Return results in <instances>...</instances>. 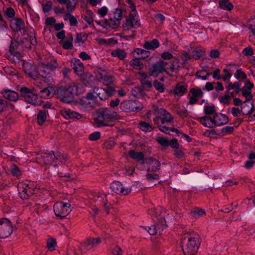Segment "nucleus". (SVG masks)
Listing matches in <instances>:
<instances>
[{
	"label": "nucleus",
	"instance_id": "obj_1",
	"mask_svg": "<svg viewBox=\"0 0 255 255\" xmlns=\"http://www.w3.org/2000/svg\"><path fill=\"white\" fill-rule=\"evenodd\" d=\"M78 86L74 83H69L65 87L61 86L55 91V95L60 101L70 103L74 99V95L77 94Z\"/></svg>",
	"mask_w": 255,
	"mask_h": 255
},
{
	"label": "nucleus",
	"instance_id": "obj_2",
	"mask_svg": "<svg viewBox=\"0 0 255 255\" xmlns=\"http://www.w3.org/2000/svg\"><path fill=\"white\" fill-rule=\"evenodd\" d=\"M198 121L204 126L212 128L226 125L229 121L228 117L221 113H215L213 117L204 116L198 118Z\"/></svg>",
	"mask_w": 255,
	"mask_h": 255
},
{
	"label": "nucleus",
	"instance_id": "obj_3",
	"mask_svg": "<svg viewBox=\"0 0 255 255\" xmlns=\"http://www.w3.org/2000/svg\"><path fill=\"white\" fill-rule=\"evenodd\" d=\"M182 250L185 255H194L198 249L200 242L198 235L186 236L182 238Z\"/></svg>",
	"mask_w": 255,
	"mask_h": 255
},
{
	"label": "nucleus",
	"instance_id": "obj_4",
	"mask_svg": "<svg viewBox=\"0 0 255 255\" xmlns=\"http://www.w3.org/2000/svg\"><path fill=\"white\" fill-rule=\"evenodd\" d=\"M128 3L131 9V11L128 18L126 19V21L123 24L125 31H128L132 28L138 27L140 25L134 4L130 0L128 1Z\"/></svg>",
	"mask_w": 255,
	"mask_h": 255
},
{
	"label": "nucleus",
	"instance_id": "obj_5",
	"mask_svg": "<svg viewBox=\"0 0 255 255\" xmlns=\"http://www.w3.org/2000/svg\"><path fill=\"white\" fill-rule=\"evenodd\" d=\"M119 119L120 116L117 112L104 109L98 113L96 120L99 126H108L109 121Z\"/></svg>",
	"mask_w": 255,
	"mask_h": 255
},
{
	"label": "nucleus",
	"instance_id": "obj_6",
	"mask_svg": "<svg viewBox=\"0 0 255 255\" xmlns=\"http://www.w3.org/2000/svg\"><path fill=\"white\" fill-rule=\"evenodd\" d=\"M20 95L23 99L33 105L37 104L38 95L35 90L26 87H22L19 89Z\"/></svg>",
	"mask_w": 255,
	"mask_h": 255
},
{
	"label": "nucleus",
	"instance_id": "obj_7",
	"mask_svg": "<svg viewBox=\"0 0 255 255\" xmlns=\"http://www.w3.org/2000/svg\"><path fill=\"white\" fill-rule=\"evenodd\" d=\"M70 204L62 202H56L54 206L53 210L56 216L64 218L67 216L72 210Z\"/></svg>",
	"mask_w": 255,
	"mask_h": 255
},
{
	"label": "nucleus",
	"instance_id": "obj_8",
	"mask_svg": "<svg viewBox=\"0 0 255 255\" xmlns=\"http://www.w3.org/2000/svg\"><path fill=\"white\" fill-rule=\"evenodd\" d=\"M121 109L125 112H137L142 108V104L138 100H125L122 102L120 106Z\"/></svg>",
	"mask_w": 255,
	"mask_h": 255
},
{
	"label": "nucleus",
	"instance_id": "obj_9",
	"mask_svg": "<svg viewBox=\"0 0 255 255\" xmlns=\"http://www.w3.org/2000/svg\"><path fill=\"white\" fill-rule=\"evenodd\" d=\"M12 232L13 227L11 222L6 218L0 219V238H6Z\"/></svg>",
	"mask_w": 255,
	"mask_h": 255
},
{
	"label": "nucleus",
	"instance_id": "obj_10",
	"mask_svg": "<svg viewBox=\"0 0 255 255\" xmlns=\"http://www.w3.org/2000/svg\"><path fill=\"white\" fill-rule=\"evenodd\" d=\"M110 187L113 192L119 195H126L131 192L130 188H125L121 182L118 181L113 182Z\"/></svg>",
	"mask_w": 255,
	"mask_h": 255
},
{
	"label": "nucleus",
	"instance_id": "obj_11",
	"mask_svg": "<svg viewBox=\"0 0 255 255\" xmlns=\"http://www.w3.org/2000/svg\"><path fill=\"white\" fill-rule=\"evenodd\" d=\"M70 65L74 70V72L78 76L82 77L84 76V66L81 61L77 58H73L70 60Z\"/></svg>",
	"mask_w": 255,
	"mask_h": 255
},
{
	"label": "nucleus",
	"instance_id": "obj_12",
	"mask_svg": "<svg viewBox=\"0 0 255 255\" xmlns=\"http://www.w3.org/2000/svg\"><path fill=\"white\" fill-rule=\"evenodd\" d=\"M167 63L163 61H159L149 69V73L150 76H157V75L165 71V67L167 66Z\"/></svg>",
	"mask_w": 255,
	"mask_h": 255
},
{
	"label": "nucleus",
	"instance_id": "obj_13",
	"mask_svg": "<svg viewBox=\"0 0 255 255\" xmlns=\"http://www.w3.org/2000/svg\"><path fill=\"white\" fill-rule=\"evenodd\" d=\"M157 114L158 116L156 118H159V122L162 124L170 123L173 120L171 114L164 109H158L157 111Z\"/></svg>",
	"mask_w": 255,
	"mask_h": 255
},
{
	"label": "nucleus",
	"instance_id": "obj_14",
	"mask_svg": "<svg viewBox=\"0 0 255 255\" xmlns=\"http://www.w3.org/2000/svg\"><path fill=\"white\" fill-rule=\"evenodd\" d=\"M18 194L22 199H27L33 193V190L28 185L20 183L18 185Z\"/></svg>",
	"mask_w": 255,
	"mask_h": 255
},
{
	"label": "nucleus",
	"instance_id": "obj_15",
	"mask_svg": "<svg viewBox=\"0 0 255 255\" xmlns=\"http://www.w3.org/2000/svg\"><path fill=\"white\" fill-rule=\"evenodd\" d=\"M54 158H56L57 159L65 160V158L63 156L59 155L57 154L56 155L54 153H44L42 156L41 159H39L41 163H43L45 165H50L52 164L54 160Z\"/></svg>",
	"mask_w": 255,
	"mask_h": 255
},
{
	"label": "nucleus",
	"instance_id": "obj_16",
	"mask_svg": "<svg viewBox=\"0 0 255 255\" xmlns=\"http://www.w3.org/2000/svg\"><path fill=\"white\" fill-rule=\"evenodd\" d=\"M138 78L144 88H151L152 87V79L150 75L143 72H139L138 73Z\"/></svg>",
	"mask_w": 255,
	"mask_h": 255
},
{
	"label": "nucleus",
	"instance_id": "obj_17",
	"mask_svg": "<svg viewBox=\"0 0 255 255\" xmlns=\"http://www.w3.org/2000/svg\"><path fill=\"white\" fill-rule=\"evenodd\" d=\"M100 198V194H96L92 199L91 205L89 206V208L91 209L89 213L93 217H95L99 214V209L97 206L98 205V203L101 202Z\"/></svg>",
	"mask_w": 255,
	"mask_h": 255
},
{
	"label": "nucleus",
	"instance_id": "obj_18",
	"mask_svg": "<svg viewBox=\"0 0 255 255\" xmlns=\"http://www.w3.org/2000/svg\"><path fill=\"white\" fill-rule=\"evenodd\" d=\"M191 96L190 98L189 104L190 105L195 104L197 101L203 96V92L201 89L192 88L189 92V96L190 95Z\"/></svg>",
	"mask_w": 255,
	"mask_h": 255
},
{
	"label": "nucleus",
	"instance_id": "obj_19",
	"mask_svg": "<svg viewBox=\"0 0 255 255\" xmlns=\"http://www.w3.org/2000/svg\"><path fill=\"white\" fill-rule=\"evenodd\" d=\"M241 111L244 115H250L251 120H253L252 113L254 112V104L250 101H246L242 104Z\"/></svg>",
	"mask_w": 255,
	"mask_h": 255
},
{
	"label": "nucleus",
	"instance_id": "obj_20",
	"mask_svg": "<svg viewBox=\"0 0 255 255\" xmlns=\"http://www.w3.org/2000/svg\"><path fill=\"white\" fill-rule=\"evenodd\" d=\"M24 72L34 80L38 78V72L36 71L35 66L30 63H24L23 64Z\"/></svg>",
	"mask_w": 255,
	"mask_h": 255
},
{
	"label": "nucleus",
	"instance_id": "obj_21",
	"mask_svg": "<svg viewBox=\"0 0 255 255\" xmlns=\"http://www.w3.org/2000/svg\"><path fill=\"white\" fill-rule=\"evenodd\" d=\"M60 114L64 118L67 120H79L82 118V116L80 114L68 109L61 110L60 111Z\"/></svg>",
	"mask_w": 255,
	"mask_h": 255
},
{
	"label": "nucleus",
	"instance_id": "obj_22",
	"mask_svg": "<svg viewBox=\"0 0 255 255\" xmlns=\"http://www.w3.org/2000/svg\"><path fill=\"white\" fill-rule=\"evenodd\" d=\"M153 122L155 125H157L158 126V128L159 129L165 133L169 134L170 133V132L173 131L175 132L177 134H178L179 133H181V131L179 130L177 128H170L165 126L164 125V124H162L160 122H159V118H155L153 119Z\"/></svg>",
	"mask_w": 255,
	"mask_h": 255
},
{
	"label": "nucleus",
	"instance_id": "obj_23",
	"mask_svg": "<svg viewBox=\"0 0 255 255\" xmlns=\"http://www.w3.org/2000/svg\"><path fill=\"white\" fill-rule=\"evenodd\" d=\"M101 243V238H89L84 243L82 247L85 251H88L97 246Z\"/></svg>",
	"mask_w": 255,
	"mask_h": 255
},
{
	"label": "nucleus",
	"instance_id": "obj_24",
	"mask_svg": "<svg viewBox=\"0 0 255 255\" xmlns=\"http://www.w3.org/2000/svg\"><path fill=\"white\" fill-rule=\"evenodd\" d=\"M1 93L4 98L13 102L17 101L19 97L17 93L9 89H3L1 91Z\"/></svg>",
	"mask_w": 255,
	"mask_h": 255
},
{
	"label": "nucleus",
	"instance_id": "obj_25",
	"mask_svg": "<svg viewBox=\"0 0 255 255\" xmlns=\"http://www.w3.org/2000/svg\"><path fill=\"white\" fill-rule=\"evenodd\" d=\"M187 92V85L184 82H180L176 84L173 90V92L175 95L181 96Z\"/></svg>",
	"mask_w": 255,
	"mask_h": 255
},
{
	"label": "nucleus",
	"instance_id": "obj_26",
	"mask_svg": "<svg viewBox=\"0 0 255 255\" xmlns=\"http://www.w3.org/2000/svg\"><path fill=\"white\" fill-rule=\"evenodd\" d=\"M10 27L15 31L23 29L25 27L24 21L20 18H17L11 20Z\"/></svg>",
	"mask_w": 255,
	"mask_h": 255
},
{
	"label": "nucleus",
	"instance_id": "obj_27",
	"mask_svg": "<svg viewBox=\"0 0 255 255\" xmlns=\"http://www.w3.org/2000/svg\"><path fill=\"white\" fill-rule=\"evenodd\" d=\"M120 22H118V21L116 20L112 17H110L109 19H106L104 21V26L109 30L118 28Z\"/></svg>",
	"mask_w": 255,
	"mask_h": 255
},
{
	"label": "nucleus",
	"instance_id": "obj_28",
	"mask_svg": "<svg viewBox=\"0 0 255 255\" xmlns=\"http://www.w3.org/2000/svg\"><path fill=\"white\" fill-rule=\"evenodd\" d=\"M95 99L96 96L93 93H89L86 97L81 100V101L84 103L86 107H92L94 106L93 104L95 102Z\"/></svg>",
	"mask_w": 255,
	"mask_h": 255
},
{
	"label": "nucleus",
	"instance_id": "obj_29",
	"mask_svg": "<svg viewBox=\"0 0 255 255\" xmlns=\"http://www.w3.org/2000/svg\"><path fill=\"white\" fill-rule=\"evenodd\" d=\"M148 161L149 164L148 168V172H155L160 169V163L157 160L150 158Z\"/></svg>",
	"mask_w": 255,
	"mask_h": 255
},
{
	"label": "nucleus",
	"instance_id": "obj_30",
	"mask_svg": "<svg viewBox=\"0 0 255 255\" xmlns=\"http://www.w3.org/2000/svg\"><path fill=\"white\" fill-rule=\"evenodd\" d=\"M46 64L41 63L38 66V75L43 78H46L50 74L51 71L49 70Z\"/></svg>",
	"mask_w": 255,
	"mask_h": 255
},
{
	"label": "nucleus",
	"instance_id": "obj_31",
	"mask_svg": "<svg viewBox=\"0 0 255 255\" xmlns=\"http://www.w3.org/2000/svg\"><path fill=\"white\" fill-rule=\"evenodd\" d=\"M111 56L118 57L120 60H124L127 56V52L124 49L117 48L111 52Z\"/></svg>",
	"mask_w": 255,
	"mask_h": 255
},
{
	"label": "nucleus",
	"instance_id": "obj_32",
	"mask_svg": "<svg viewBox=\"0 0 255 255\" xmlns=\"http://www.w3.org/2000/svg\"><path fill=\"white\" fill-rule=\"evenodd\" d=\"M159 42L156 39H153L151 41H146L143 45V47L147 50H154L159 46Z\"/></svg>",
	"mask_w": 255,
	"mask_h": 255
},
{
	"label": "nucleus",
	"instance_id": "obj_33",
	"mask_svg": "<svg viewBox=\"0 0 255 255\" xmlns=\"http://www.w3.org/2000/svg\"><path fill=\"white\" fill-rule=\"evenodd\" d=\"M95 93L101 100L107 99V95L105 89L100 87H95L93 89Z\"/></svg>",
	"mask_w": 255,
	"mask_h": 255
},
{
	"label": "nucleus",
	"instance_id": "obj_34",
	"mask_svg": "<svg viewBox=\"0 0 255 255\" xmlns=\"http://www.w3.org/2000/svg\"><path fill=\"white\" fill-rule=\"evenodd\" d=\"M48 114L44 111H39L37 117V123L39 125H42L45 122Z\"/></svg>",
	"mask_w": 255,
	"mask_h": 255
},
{
	"label": "nucleus",
	"instance_id": "obj_35",
	"mask_svg": "<svg viewBox=\"0 0 255 255\" xmlns=\"http://www.w3.org/2000/svg\"><path fill=\"white\" fill-rule=\"evenodd\" d=\"M129 156L132 159L140 161L144 158V154L141 152H135L134 150H130L128 152Z\"/></svg>",
	"mask_w": 255,
	"mask_h": 255
},
{
	"label": "nucleus",
	"instance_id": "obj_36",
	"mask_svg": "<svg viewBox=\"0 0 255 255\" xmlns=\"http://www.w3.org/2000/svg\"><path fill=\"white\" fill-rule=\"evenodd\" d=\"M139 127L141 130L144 132H150L152 131L154 127L151 124H149L145 122H140L139 124Z\"/></svg>",
	"mask_w": 255,
	"mask_h": 255
},
{
	"label": "nucleus",
	"instance_id": "obj_37",
	"mask_svg": "<svg viewBox=\"0 0 255 255\" xmlns=\"http://www.w3.org/2000/svg\"><path fill=\"white\" fill-rule=\"evenodd\" d=\"M190 214L194 218H198L205 215V211L203 209L195 208L191 211Z\"/></svg>",
	"mask_w": 255,
	"mask_h": 255
},
{
	"label": "nucleus",
	"instance_id": "obj_38",
	"mask_svg": "<svg viewBox=\"0 0 255 255\" xmlns=\"http://www.w3.org/2000/svg\"><path fill=\"white\" fill-rule=\"evenodd\" d=\"M204 49L201 47H197L193 51L192 57L196 59H199L204 54Z\"/></svg>",
	"mask_w": 255,
	"mask_h": 255
},
{
	"label": "nucleus",
	"instance_id": "obj_39",
	"mask_svg": "<svg viewBox=\"0 0 255 255\" xmlns=\"http://www.w3.org/2000/svg\"><path fill=\"white\" fill-rule=\"evenodd\" d=\"M220 6L224 10H231L233 8V4L229 0H221L219 2Z\"/></svg>",
	"mask_w": 255,
	"mask_h": 255
},
{
	"label": "nucleus",
	"instance_id": "obj_40",
	"mask_svg": "<svg viewBox=\"0 0 255 255\" xmlns=\"http://www.w3.org/2000/svg\"><path fill=\"white\" fill-rule=\"evenodd\" d=\"M204 112L206 115V116H209L213 115L216 112V107L213 105H208L204 107Z\"/></svg>",
	"mask_w": 255,
	"mask_h": 255
},
{
	"label": "nucleus",
	"instance_id": "obj_41",
	"mask_svg": "<svg viewBox=\"0 0 255 255\" xmlns=\"http://www.w3.org/2000/svg\"><path fill=\"white\" fill-rule=\"evenodd\" d=\"M98 78L101 79L103 83L107 86H108L113 83L112 78L106 75H102V74H99V76L98 77Z\"/></svg>",
	"mask_w": 255,
	"mask_h": 255
},
{
	"label": "nucleus",
	"instance_id": "obj_42",
	"mask_svg": "<svg viewBox=\"0 0 255 255\" xmlns=\"http://www.w3.org/2000/svg\"><path fill=\"white\" fill-rule=\"evenodd\" d=\"M130 64L133 68L136 70H140L142 68L143 64L140 60L138 58H135L130 61Z\"/></svg>",
	"mask_w": 255,
	"mask_h": 255
},
{
	"label": "nucleus",
	"instance_id": "obj_43",
	"mask_svg": "<svg viewBox=\"0 0 255 255\" xmlns=\"http://www.w3.org/2000/svg\"><path fill=\"white\" fill-rule=\"evenodd\" d=\"M52 90V87H48L45 88L40 91L39 94L42 98L44 99L47 98L51 96Z\"/></svg>",
	"mask_w": 255,
	"mask_h": 255
},
{
	"label": "nucleus",
	"instance_id": "obj_44",
	"mask_svg": "<svg viewBox=\"0 0 255 255\" xmlns=\"http://www.w3.org/2000/svg\"><path fill=\"white\" fill-rule=\"evenodd\" d=\"M226 88L229 90H235L236 91L239 92L241 90V84L238 82H235L234 84L229 82Z\"/></svg>",
	"mask_w": 255,
	"mask_h": 255
},
{
	"label": "nucleus",
	"instance_id": "obj_45",
	"mask_svg": "<svg viewBox=\"0 0 255 255\" xmlns=\"http://www.w3.org/2000/svg\"><path fill=\"white\" fill-rule=\"evenodd\" d=\"M65 20L69 19L70 24L73 26H76L78 24V21L77 19L71 13H68L65 15Z\"/></svg>",
	"mask_w": 255,
	"mask_h": 255
},
{
	"label": "nucleus",
	"instance_id": "obj_46",
	"mask_svg": "<svg viewBox=\"0 0 255 255\" xmlns=\"http://www.w3.org/2000/svg\"><path fill=\"white\" fill-rule=\"evenodd\" d=\"M242 93L247 101H250L253 98V95L251 93V90L248 89L246 87H243L242 89Z\"/></svg>",
	"mask_w": 255,
	"mask_h": 255
},
{
	"label": "nucleus",
	"instance_id": "obj_47",
	"mask_svg": "<svg viewBox=\"0 0 255 255\" xmlns=\"http://www.w3.org/2000/svg\"><path fill=\"white\" fill-rule=\"evenodd\" d=\"M156 141L161 146L167 147L169 145V141L167 138L162 136H159L156 138Z\"/></svg>",
	"mask_w": 255,
	"mask_h": 255
},
{
	"label": "nucleus",
	"instance_id": "obj_48",
	"mask_svg": "<svg viewBox=\"0 0 255 255\" xmlns=\"http://www.w3.org/2000/svg\"><path fill=\"white\" fill-rule=\"evenodd\" d=\"M87 36L85 33L82 32L77 34L75 42L78 44L83 43L86 40Z\"/></svg>",
	"mask_w": 255,
	"mask_h": 255
},
{
	"label": "nucleus",
	"instance_id": "obj_49",
	"mask_svg": "<svg viewBox=\"0 0 255 255\" xmlns=\"http://www.w3.org/2000/svg\"><path fill=\"white\" fill-rule=\"evenodd\" d=\"M42 6L43 11L45 13L48 12L52 9V2L50 0H46L42 4Z\"/></svg>",
	"mask_w": 255,
	"mask_h": 255
},
{
	"label": "nucleus",
	"instance_id": "obj_50",
	"mask_svg": "<svg viewBox=\"0 0 255 255\" xmlns=\"http://www.w3.org/2000/svg\"><path fill=\"white\" fill-rule=\"evenodd\" d=\"M66 3H67V10L69 12H72L75 9L77 2L75 1H73L72 2L70 0H67Z\"/></svg>",
	"mask_w": 255,
	"mask_h": 255
},
{
	"label": "nucleus",
	"instance_id": "obj_51",
	"mask_svg": "<svg viewBox=\"0 0 255 255\" xmlns=\"http://www.w3.org/2000/svg\"><path fill=\"white\" fill-rule=\"evenodd\" d=\"M100 199H101H101L103 198V199L104 200L103 203H104V206L105 211L107 213H109V211L111 208V204H110V203L109 202L108 199L106 198V195H104L103 196H102V195L101 196L100 195Z\"/></svg>",
	"mask_w": 255,
	"mask_h": 255
},
{
	"label": "nucleus",
	"instance_id": "obj_52",
	"mask_svg": "<svg viewBox=\"0 0 255 255\" xmlns=\"http://www.w3.org/2000/svg\"><path fill=\"white\" fill-rule=\"evenodd\" d=\"M147 231L151 235H155L158 232H160L159 225L157 224L156 226L153 225L148 227Z\"/></svg>",
	"mask_w": 255,
	"mask_h": 255
},
{
	"label": "nucleus",
	"instance_id": "obj_53",
	"mask_svg": "<svg viewBox=\"0 0 255 255\" xmlns=\"http://www.w3.org/2000/svg\"><path fill=\"white\" fill-rule=\"evenodd\" d=\"M10 171L12 175L14 176L18 177L21 175V172L18 167L15 165L12 164L10 167Z\"/></svg>",
	"mask_w": 255,
	"mask_h": 255
},
{
	"label": "nucleus",
	"instance_id": "obj_54",
	"mask_svg": "<svg viewBox=\"0 0 255 255\" xmlns=\"http://www.w3.org/2000/svg\"><path fill=\"white\" fill-rule=\"evenodd\" d=\"M135 51L138 55H140L141 58L143 59L148 57L149 55L148 51L142 49L137 48Z\"/></svg>",
	"mask_w": 255,
	"mask_h": 255
},
{
	"label": "nucleus",
	"instance_id": "obj_55",
	"mask_svg": "<svg viewBox=\"0 0 255 255\" xmlns=\"http://www.w3.org/2000/svg\"><path fill=\"white\" fill-rule=\"evenodd\" d=\"M55 246L56 242L55 240L53 239H50L47 241V247L49 251H54L55 250Z\"/></svg>",
	"mask_w": 255,
	"mask_h": 255
},
{
	"label": "nucleus",
	"instance_id": "obj_56",
	"mask_svg": "<svg viewBox=\"0 0 255 255\" xmlns=\"http://www.w3.org/2000/svg\"><path fill=\"white\" fill-rule=\"evenodd\" d=\"M113 18L115 19L118 22H120L122 18V11L120 9H116L114 13V15L112 16Z\"/></svg>",
	"mask_w": 255,
	"mask_h": 255
},
{
	"label": "nucleus",
	"instance_id": "obj_57",
	"mask_svg": "<svg viewBox=\"0 0 255 255\" xmlns=\"http://www.w3.org/2000/svg\"><path fill=\"white\" fill-rule=\"evenodd\" d=\"M153 85L158 92H163L164 91V87L162 83L158 82L157 80H155L153 82Z\"/></svg>",
	"mask_w": 255,
	"mask_h": 255
},
{
	"label": "nucleus",
	"instance_id": "obj_58",
	"mask_svg": "<svg viewBox=\"0 0 255 255\" xmlns=\"http://www.w3.org/2000/svg\"><path fill=\"white\" fill-rule=\"evenodd\" d=\"M197 76L202 80H206L207 76L210 75V73H207L205 70L198 71L196 73Z\"/></svg>",
	"mask_w": 255,
	"mask_h": 255
},
{
	"label": "nucleus",
	"instance_id": "obj_59",
	"mask_svg": "<svg viewBox=\"0 0 255 255\" xmlns=\"http://www.w3.org/2000/svg\"><path fill=\"white\" fill-rule=\"evenodd\" d=\"M46 65L48 67L51 72L55 69H56L58 67V65L57 63V61L55 60H52L51 62Z\"/></svg>",
	"mask_w": 255,
	"mask_h": 255
},
{
	"label": "nucleus",
	"instance_id": "obj_60",
	"mask_svg": "<svg viewBox=\"0 0 255 255\" xmlns=\"http://www.w3.org/2000/svg\"><path fill=\"white\" fill-rule=\"evenodd\" d=\"M108 9L105 6H104L97 10L98 13L101 17H104L105 15H106L108 13Z\"/></svg>",
	"mask_w": 255,
	"mask_h": 255
},
{
	"label": "nucleus",
	"instance_id": "obj_61",
	"mask_svg": "<svg viewBox=\"0 0 255 255\" xmlns=\"http://www.w3.org/2000/svg\"><path fill=\"white\" fill-rule=\"evenodd\" d=\"M105 91L107 95V99L113 96L116 92L115 88L112 87H108L106 89H105Z\"/></svg>",
	"mask_w": 255,
	"mask_h": 255
},
{
	"label": "nucleus",
	"instance_id": "obj_62",
	"mask_svg": "<svg viewBox=\"0 0 255 255\" xmlns=\"http://www.w3.org/2000/svg\"><path fill=\"white\" fill-rule=\"evenodd\" d=\"M224 74L222 76V79L224 81H226L232 77V74L230 73L229 70L225 68L223 70Z\"/></svg>",
	"mask_w": 255,
	"mask_h": 255
},
{
	"label": "nucleus",
	"instance_id": "obj_63",
	"mask_svg": "<svg viewBox=\"0 0 255 255\" xmlns=\"http://www.w3.org/2000/svg\"><path fill=\"white\" fill-rule=\"evenodd\" d=\"M100 136V132L96 131L90 134L89 136V139L91 140L95 141L99 139Z\"/></svg>",
	"mask_w": 255,
	"mask_h": 255
},
{
	"label": "nucleus",
	"instance_id": "obj_64",
	"mask_svg": "<svg viewBox=\"0 0 255 255\" xmlns=\"http://www.w3.org/2000/svg\"><path fill=\"white\" fill-rule=\"evenodd\" d=\"M222 132L225 134L232 133L234 131V127L232 126H226L224 127L222 130Z\"/></svg>",
	"mask_w": 255,
	"mask_h": 255
}]
</instances>
